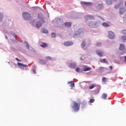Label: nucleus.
<instances>
[{
  "label": "nucleus",
  "instance_id": "nucleus-23",
  "mask_svg": "<svg viewBox=\"0 0 126 126\" xmlns=\"http://www.w3.org/2000/svg\"><path fill=\"white\" fill-rule=\"evenodd\" d=\"M57 22L58 23L60 24V23H62V24H63V21L62 19H58L57 20Z\"/></svg>",
  "mask_w": 126,
  "mask_h": 126
},
{
  "label": "nucleus",
  "instance_id": "nucleus-18",
  "mask_svg": "<svg viewBox=\"0 0 126 126\" xmlns=\"http://www.w3.org/2000/svg\"><path fill=\"white\" fill-rule=\"evenodd\" d=\"M102 26H104V27H109V26H110V25H109V24L106 22H104L102 23Z\"/></svg>",
  "mask_w": 126,
  "mask_h": 126
},
{
  "label": "nucleus",
  "instance_id": "nucleus-9",
  "mask_svg": "<svg viewBox=\"0 0 126 126\" xmlns=\"http://www.w3.org/2000/svg\"><path fill=\"white\" fill-rule=\"evenodd\" d=\"M96 54L99 57H102L103 56V55H104V52L101 50H96Z\"/></svg>",
  "mask_w": 126,
  "mask_h": 126
},
{
  "label": "nucleus",
  "instance_id": "nucleus-25",
  "mask_svg": "<svg viewBox=\"0 0 126 126\" xmlns=\"http://www.w3.org/2000/svg\"><path fill=\"white\" fill-rule=\"evenodd\" d=\"M42 33H49V32L48 31V30H47L46 29H43V30H42Z\"/></svg>",
  "mask_w": 126,
  "mask_h": 126
},
{
  "label": "nucleus",
  "instance_id": "nucleus-38",
  "mask_svg": "<svg viewBox=\"0 0 126 126\" xmlns=\"http://www.w3.org/2000/svg\"><path fill=\"white\" fill-rule=\"evenodd\" d=\"M109 69H110V70H112V69H113V66H109Z\"/></svg>",
  "mask_w": 126,
  "mask_h": 126
},
{
  "label": "nucleus",
  "instance_id": "nucleus-10",
  "mask_svg": "<svg viewBox=\"0 0 126 126\" xmlns=\"http://www.w3.org/2000/svg\"><path fill=\"white\" fill-rule=\"evenodd\" d=\"M17 65L18 66H20V67H28V65L27 64H22L20 63H18Z\"/></svg>",
  "mask_w": 126,
  "mask_h": 126
},
{
  "label": "nucleus",
  "instance_id": "nucleus-42",
  "mask_svg": "<svg viewBox=\"0 0 126 126\" xmlns=\"http://www.w3.org/2000/svg\"><path fill=\"white\" fill-rule=\"evenodd\" d=\"M121 55H124V53H121Z\"/></svg>",
  "mask_w": 126,
  "mask_h": 126
},
{
  "label": "nucleus",
  "instance_id": "nucleus-32",
  "mask_svg": "<svg viewBox=\"0 0 126 126\" xmlns=\"http://www.w3.org/2000/svg\"><path fill=\"white\" fill-rule=\"evenodd\" d=\"M51 36L52 37H53V38H55V37H56V33L53 32L51 34Z\"/></svg>",
  "mask_w": 126,
  "mask_h": 126
},
{
  "label": "nucleus",
  "instance_id": "nucleus-24",
  "mask_svg": "<svg viewBox=\"0 0 126 126\" xmlns=\"http://www.w3.org/2000/svg\"><path fill=\"white\" fill-rule=\"evenodd\" d=\"M95 86H95V85L92 84V85L90 86L89 89H93V88H94V87H95Z\"/></svg>",
  "mask_w": 126,
  "mask_h": 126
},
{
  "label": "nucleus",
  "instance_id": "nucleus-21",
  "mask_svg": "<svg viewBox=\"0 0 126 126\" xmlns=\"http://www.w3.org/2000/svg\"><path fill=\"white\" fill-rule=\"evenodd\" d=\"M100 63H108V61H107V59H103L100 61Z\"/></svg>",
  "mask_w": 126,
  "mask_h": 126
},
{
  "label": "nucleus",
  "instance_id": "nucleus-19",
  "mask_svg": "<svg viewBox=\"0 0 126 126\" xmlns=\"http://www.w3.org/2000/svg\"><path fill=\"white\" fill-rule=\"evenodd\" d=\"M70 83V86L71 87H74V83L73 82V81H70V82H68V84H69Z\"/></svg>",
  "mask_w": 126,
  "mask_h": 126
},
{
  "label": "nucleus",
  "instance_id": "nucleus-17",
  "mask_svg": "<svg viewBox=\"0 0 126 126\" xmlns=\"http://www.w3.org/2000/svg\"><path fill=\"white\" fill-rule=\"evenodd\" d=\"M106 2L107 3V4H108V5H111V4H112V0H107L106 1Z\"/></svg>",
  "mask_w": 126,
  "mask_h": 126
},
{
  "label": "nucleus",
  "instance_id": "nucleus-35",
  "mask_svg": "<svg viewBox=\"0 0 126 126\" xmlns=\"http://www.w3.org/2000/svg\"><path fill=\"white\" fill-rule=\"evenodd\" d=\"M79 70H80L79 68L78 67L76 68V71H77V72H79Z\"/></svg>",
  "mask_w": 126,
  "mask_h": 126
},
{
  "label": "nucleus",
  "instance_id": "nucleus-1",
  "mask_svg": "<svg viewBox=\"0 0 126 126\" xmlns=\"http://www.w3.org/2000/svg\"><path fill=\"white\" fill-rule=\"evenodd\" d=\"M123 3L124 1H121L118 4H116L114 6V8H115V9H118V8L120 7L119 13L120 15H123V14H124V13H125V12H126V11L125 6L123 5Z\"/></svg>",
  "mask_w": 126,
  "mask_h": 126
},
{
  "label": "nucleus",
  "instance_id": "nucleus-5",
  "mask_svg": "<svg viewBox=\"0 0 126 126\" xmlns=\"http://www.w3.org/2000/svg\"><path fill=\"white\" fill-rule=\"evenodd\" d=\"M81 4L82 5H85L86 6H89L90 5H92V3L91 2H84V1H81Z\"/></svg>",
  "mask_w": 126,
  "mask_h": 126
},
{
  "label": "nucleus",
  "instance_id": "nucleus-12",
  "mask_svg": "<svg viewBox=\"0 0 126 126\" xmlns=\"http://www.w3.org/2000/svg\"><path fill=\"white\" fill-rule=\"evenodd\" d=\"M89 70H91V67H87L86 66H85L83 67V71H88Z\"/></svg>",
  "mask_w": 126,
  "mask_h": 126
},
{
  "label": "nucleus",
  "instance_id": "nucleus-11",
  "mask_svg": "<svg viewBox=\"0 0 126 126\" xmlns=\"http://www.w3.org/2000/svg\"><path fill=\"white\" fill-rule=\"evenodd\" d=\"M40 46L41 48H46V47H48L49 45H48V43L42 42Z\"/></svg>",
  "mask_w": 126,
  "mask_h": 126
},
{
  "label": "nucleus",
  "instance_id": "nucleus-22",
  "mask_svg": "<svg viewBox=\"0 0 126 126\" xmlns=\"http://www.w3.org/2000/svg\"><path fill=\"white\" fill-rule=\"evenodd\" d=\"M107 98V94H103L102 95V99H106Z\"/></svg>",
  "mask_w": 126,
  "mask_h": 126
},
{
  "label": "nucleus",
  "instance_id": "nucleus-16",
  "mask_svg": "<svg viewBox=\"0 0 126 126\" xmlns=\"http://www.w3.org/2000/svg\"><path fill=\"white\" fill-rule=\"evenodd\" d=\"M39 63L41 64H45L46 63V62H45V61H44L43 59H40L39 60Z\"/></svg>",
  "mask_w": 126,
  "mask_h": 126
},
{
  "label": "nucleus",
  "instance_id": "nucleus-20",
  "mask_svg": "<svg viewBox=\"0 0 126 126\" xmlns=\"http://www.w3.org/2000/svg\"><path fill=\"white\" fill-rule=\"evenodd\" d=\"M2 18H3V14H2V13H0V22L2 21Z\"/></svg>",
  "mask_w": 126,
  "mask_h": 126
},
{
  "label": "nucleus",
  "instance_id": "nucleus-44",
  "mask_svg": "<svg viewBox=\"0 0 126 126\" xmlns=\"http://www.w3.org/2000/svg\"><path fill=\"white\" fill-rule=\"evenodd\" d=\"M34 72H35V71H34Z\"/></svg>",
  "mask_w": 126,
  "mask_h": 126
},
{
  "label": "nucleus",
  "instance_id": "nucleus-15",
  "mask_svg": "<svg viewBox=\"0 0 126 126\" xmlns=\"http://www.w3.org/2000/svg\"><path fill=\"white\" fill-rule=\"evenodd\" d=\"M119 50H120L121 51H123V50H125V45L123 44H121L119 47Z\"/></svg>",
  "mask_w": 126,
  "mask_h": 126
},
{
  "label": "nucleus",
  "instance_id": "nucleus-26",
  "mask_svg": "<svg viewBox=\"0 0 126 126\" xmlns=\"http://www.w3.org/2000/svg\"><path fill=\"white\" fill-rule=\"evenodd\" d=\"M121 39L122 40V41H126V36H125L124 35L122 36Z\"/></svg>",
  "mask_w": 126,
  "mask_h": 126
},
{
  "label": "nucleus",
  "instance_id": "nucleus-33",
  "mask_svg": "<svg viewBox=\"0 0 126 126\" xmlns=\"http://www.w3.org/2000/svg\"><path fill=\"white\" fill-rule=\"evenodd\" d=\"M98 7L100 8V7H103V4L100 3L98 5Z\"/></svg>",
  "mask_w": 126,
  "mask_h": 126
},
{
  "label": "nucleus",
  "instance_id": "nucleus-43",
  "mask_svg": "<svg viewBox=\"0 0 126 126\" xmlns=\"http://www.w3.org/2000/svg\"><path fill=\"white\" fill-rule=\"evenodd\" d=\"M114 1H117V0H115Z\"/></svg>",
  "mask_w": 126,
  "mask_h": 126
},
{
  "label": "nucleus",
  "instance_id": "nucleus-30",
  "mask_svg": "<svg viewBox=\"0 0 126 126\" xmlns=\"http://www.w3.org/2000/svg\"><path fill=\"white\" fill-rule=\"evenodd\" d=\"M46 59L47 60H50V61H52V57H50V56H47L46 57Z\"/></svg>",
  "mask_w": 126,
  "mask_h": 126
},
{
  "label": "nucleus",
  "instance_id": "nucleus-14",
  "mask_svg": "<svg viewBox=\"0 0 126 126\" xmlns=\"http://www.w3.org/2000/svg\"><path fill=\"white\" fill-rule=\"evenodd\" d=\"M65 27H71V23L70 22H67L64 23Z\"/></svg>",
  "mask_w": 126,
  "mask_h": 126
},
{
  "label": "nucleus",
  "instance_id": "nucleus-3",
  "mask_svg": "<svg viewBox=\"0 0 126 126\" xmlns=\"http://www.w3.org/2000/svg\"><path fill=\"white\" fill-rule=\"evenodd\" d=\"M23 17L26 20H29L31 19V14L27 12H25L23 13Z\"/></svg>",
  "mask_w": 126,
  "mask_h": 126
},
{
  "label": "nucleus",
  "instance_id": "nucleus-34",
  "mask_svg": "<svg viewBox=\"0 0 126 126\" xmlns=\"http://www.w3.org/2000/svg\"><path fill=\"white\" fill-rule=\"evenodd\" d=\"M122 32L123 33V34H124V35H126V30H123L122 31Z\"/></svg>",
  "mask_w": 126,
  "mask_h": 126
},
{
  "label": "nucleus",
  "instance_id": "nucleus-39",
  "mask_svg": "<svg viewBox=\"0 0 126 126\" xmlns=\"http://www.w3.org/2000/svg\"><path fill=\"white\" fill-rule=\"evenodd\" d=\"M27 47L28 48V49H29V44L28 43H27Z\"/></svg>",
  "mask_w": 126,
  "mask_h": 126
},
{
  "label": "nucleus",
  "instance_id": "nucleus-6",
  "mask_svg": "<svg viewBox=\"0 0 126 126\" xmlns=\"http://www.w3.org/2000/svg\"><path fill=\"white\" fill-rule=\"evenodd\" d=\"M108 37L110 39H115V33L112 31H109L108 32Z\"/></svg>",
  "mask_w": 126,
  "mask_h": 126
},
{
  "label": "nucleus",
  "instance_id": "nucleus-36",
  "mask_svg": "<svg viewBox=\"0 0 126 126\" xmlns=\"http://www.w3.org/2000/svg\"><path fill=\"white\" fill-rule=\"evenodd\" d=\"M104 68H104V67H100L99 68V69H100V70H104Z\"/></svg>",
  "mask_w": 126,
  "mask_h": 126
},
{
  "label": "nucleus",
  "instance_id": "nucleus-37",
  "mask_svg": "<svg viewBox=\"0 0 126 126\" xmlns=\"http://www.w3.org/2000/svg\"><path fill=\"white\" fill-rule=\"evenodd\" d=\"M16 61H17V62H21V60L18 59V58H16Z\"/></svg>",
  "mask_w": 126,
  "mask_h": 126
},
{
  "label": "nucleus",
  "instance_id": "nucleus-27",
  "mask_svg": "<svg viewBox=\"0 0 126 126\" xmlns=\"http://www.w3.org/2000/svg\"><path fill=\"white\" fill-rule=\"evenodd\" d=\"M81 46L83 48H84V47H85V41H83V42L82 43Z\"/></svg>",
  "mask_w": 126,
  "mask_h": 126
},
{
  "label": "nucleus",
  "instance_id": "nucleus-2",
  "mask_svg": "<svg viewBox=\"0 0 126 126\" xmlns=\"http://www.w3.org/2000/svg\"><path fill=\"white\" fill-rule=\"evenodd\" d=\"M72 108L75 112H78V111H79V109H80V104L78 103L76 101H74L73 102V106Z\"/></svg>",
  "mask_w": 126,
  "mask_h": 126
},
{
  "label": "nucleus",
  "instance_id": "nucleus-31",
  "mask_svg": "<svg viewBox=\"0 0 126 126\" xmlns=\"http://www.w3.org/2000/svg\"><path fill=\"white\" fill-rule=\"evenodd\" d=\"M107 78L106 77L102 78V81L103 82H106L107 81Z\"/></svg>",
  "mask_w": 126,
  "mask_h": 126
},
{
  "label": "nucleus",
  "instance_id": "nucleus-13",
  "mask_svg": "<svg viewBox=\"0 0 126 126\" xmlns=\"http://www.w3.org/2000/svg\"><path fill=\"white\" fill-rule=\"evenodd\" d=\"M35 26H36V28H39L40 26H42V24L41 23V22L40 21H38L35 24Z\"/></svg>",
  "mask_w": 126,
  "mask_h": 126
},
{
  "label": "nucleus",
  "instance_id": "nucleus-7",
  "mask_svg": "<svg viewBox=\"0 0 126 126\" xmlns=\"http://www.w3.org/2000/svg\"><path fill=\"white\" fill-rule=\"evenodd\" d=\"M85 20H92V19H94V17L91 15H89L85 16Z\"/></svg>",
  "mask_w": 126,
  "mask_h": 126
},
{
  "label": "nucleus",
  "instance_id": "nucleus-41",
  "mask_svg": "<svg viewBox=\"0 0 126 126\" xmlns=\"http://www.w3.org/2000/svg\"><path fill=\"white\" fill-rule=\"evenodd\" d=\"M80 60H81V61H83V59H82V58H80Z\"/></svg>",
  "mask_w": 126,
  "mask_h": 126
},
{
  "label": "nucleus",
  "instance_id": "nucleus-40",
  "mask_svg": "<svg viewBox=\"0 0 126 126\" xmlns=\"http://www.w3.org/2000/svg\"><path fill=\"white\" fill-rule=\"evenodd\" d=\"M125 61L126 62V56L125 57Z\"/></svg>",
  "mask_w": 126,
  "mask_h": 126
},
{
  "label": "nucleus",
  "instance_id": "nucleus-28",
  "mask_svg": "<svg viewBox=\"0 0 126 126\" xmlns=\"http://www.w3.org/2000/svg\"><path fill=\"white\" fill-rule=\"evenodd\" d=\"M95 99L94 98H92L90 100V103H94Z\"/></svg>",
  "mask_w": 126,
  "mask_h": 126
},
{
  "label": "nucleus",
  "instance_id": "nucleus-8",
  "mask_svg": "<svg viewBox=\"0 0 126 126\" xmlns=\"http://www.w3.org/2000/svg\"><path fill=\"white\" fill-rule=\"evenodd\" d=\"M73 42L72 41H66L64 43V45L68 47L69 46H72Z\"/></svg>",
  "mask_w": 126,
  "mask_h": 126
},
{
  "label": "nucleus",
  "instance_id": "nucleus-4",
  "mask_svg": "<svg viewBox=\"0 0 126 126\" xmlns=\"http://www.w3.org/2000/svg\"><path fill=\"white\" fill-rule=\"evenodd\" d=\"M88 25L91 28H97L98 27V23L96 22H89Z\"/></svg>",
  "mask_w": 126,
  "mask_h": 126
},
{
  "label": "nucleus",
  "instance_id": "nucleus-29",
  "mask_svg": "<svg viewBox=\"0 0 126 126\" xmlns=\"http://www.w3.org/2000/svg\"><path fill=\"white\" fill-rule=\"evenodd\" d=\"M96 45V47H100L102 44H101V42H98V43H97Z\"/></svg>",
  "mask_w": 126,
  "mask_h": 126
}]
</instances>
